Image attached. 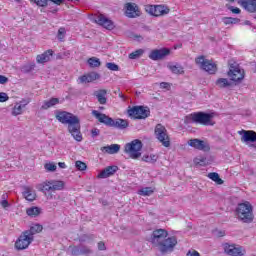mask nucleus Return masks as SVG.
<instances>
[{
  "label": "nucleus",
  "instance_id": "nucleus-51",
  "mask_svg": "<svg viewBox=\"0 0 256 256\" xmlns=\"http://www.w3.org/2000/svg\"><path fill=\"white\" fill-rule=\"evenodd\" d=\"M194 163L195 165H200L201 167H203V165H205V158L203 157L195 158Z\"/></svg>",
  "mask_w": 256,
  "mask_h": 256
},
{
  "label": "nucleus",
  "instance_id": "nucleus-48",
  "mask_svg": "<svg viewBox=\"0 0 256 256\" xmlns=\"http://www.w3.org/2000/svg\"><path fill=\"white\" fill-rule=\"evenodd\" d=\"M65 33H66L65 28H59L58 35H57L58 40L63 42V39H65Z\"/></svg>",
  "mask_w": 256,
  "mask_h": 256
},
{
  "label": "nucleus",
  "instance_id": "nucleus-34",
  "mask_svg": "<svg viewBox=\"0 0 256 256\" xmlns=\"http://www.w3.org/2000/svg\"><path fill=\"white\" fill-rule=\"evenodd\" d=\"M217 87H220V89H225L227 87H231V82L227 78H219L216 81Z\"/></svg>",
  "mask_w": 256,
  "mask_h": 256
},
{
  "label": "nucleus",
  "instance_id": "nucleus-63",
  "mask_svg": "<svg viewBox=\"0 0 256 256\" xmlns=\"http://www.w3.org/2000/svg\"><path fill=\"white\" fill-rule=\"evenodd\" d=\"M134 39H143V37H141L139 35H134Z\"/></svg>",
  "mask_w": 256,
  "mask_h": 256
},
{
  "label": "nucleus",
  "instance_id": "nucleus-41",
  "mask_svg": "<svg viewBox=\"0 0 256 256\" xmlns=\"http://www.w3.org/2000/svg\"><path fill=\"white\" fill-rule=\"evenodd\" d=\"M241 20L239 18L226 17L224 18L225 25H237Z\"/></svg>",
  "mask_w": 256,
  "mask_h": 256
},
{
  "label": "nucleus",
  "instance_id": "nucleus-50",
  "mask_svg": "<svg viewBox=\"0 0 256 256\" xmlns=\"http://www.w3.org/2000/svg\"><path fill=\"white\" fill-rule=\"evenodd\" d=\"M2 199H4V200L1 201V206L4 209H7V207H9V201L5 200V199H7V194L2 195Z\"/></svg>",
  "mask_w": 256,
  "mask_h": 256
},
{
  "label": "nucleus",
  "instance_id": "nucleus-60",
  "mask_svg": "<svg viewBox=\"0 0 256 256\" xmlns=\"http://www.w3.org/2000/svg\"><path fill=\"white\" fill-rule=\"evenodd\" d=\"M58 167H60V169H65L67 165L65 164V162H59Z\"/></svg>",
  "mask_w": 256,
  "mask_h": 256
},
{
  "label": "nucleus",
  "instance_id": "nucleus-42",
  "mask_svg": "<svg viewBox=\"0 0 256 256\" xmlns=\"http://www.w3.org/2000/svg\"><path fill=\"white\" fill-rule=\"evenodd\" d=\"M75 167L78 169V171H86L87 170V164L81 160H78L75 162Z\"/></svg>",
  "mask_w": 256,
  "mask_h": 256
},
{
  "label": "nucleus",
  "instance_id": "nucleus-61",
  "mask_svg": "<svg viewBox=\"0 0 256 256\" xmlns=\"http://www.w3.org/2000/svg\"><path fill=\"white\" fill-rule=\"evenodd\" d=\"M118 97H120V99H123V101H125V95H123V93L120 92L119 90H118Z\"/></svg>",
  "mask_w": 256,
  "mask_h": 256
},
{
  "label": "nucleus",
  "instance_id": "nucleus-39",
  "mask_svg": "<svg viewBox=\"0 0 256 256\" xmlns=\"http://www.w3.org/2000/svg\"><path fill=\"white\" fill-rule=\"evenodd\" d=\"M35 69V63H29L25 64L24 66L21 67L22 73H31Z\"/></svg>",
  "mask_w": 256,
  "mask_h": 256
},
{
  "label": "nucleus",
  "instance_id": "nucleus-15",
  "mask_svg": "<svg viewBox=\"0 0 256 256\" xmlns=\"http://www.w3.org/2000/svg\"><path fill=\"white\" fill-rule=\"evenodd\" d=\"M188 145H190V147H194V149H198V151H209L211 149L207 142L199 139H190L188 141Z\"/></svg>",
  "mask_w": 256,
  "mask_h": 256
},
{
  "label": "nucleus",
  "instance_id": "nucleus-26",
  "mask_svg": "<svg viewBox=\"0 0 256 256\" xmlns=\"http://www.w3.org/2000/svg\"><path fill=\"white\" fill-rule=\"evenodd\" d=\"M43 231V226L40 224H34L33 226L30 227L29 230H26V235L30 236L32 239H34V235H37V233H41Z\"/></svg>",
  "mask_w": 256,
  "mask_h": 256
},
{
  "label": "nucleus",
  "instance_id": "nucleus-23",
  "mask_svg": "<svg viewBox=\"0 0 256 256\" xmlns=\"http://www.w3.org/2000/svg\"><path fill=\"white\" fill-rule=\"evenodd\" d=\"M22 195L26 201H35V199L37 197L35 190H33V188L28 187V186L23 187Z\"/></svg>",
  "mask_w": 256,
  "mask_h": 256
},
{
  "label": "nucleus",
  "instance_id": "nucleus-9",
  "mask_svg": "<svg viewBox=\"0 0 256 256\" xmlns=\"http://www.w3.org/2000/svg\"><path fill=\"white\" fill-rule=\"evenodd\" d=\"M150 114L151 111L149 108L143 106H134L128 109V115L132 117V119H147Z\"/></svg>",
  "mask_w": 256,
  "mask_h": 256
},
{
  "label": "nucleus",
  "instance_id": "nucleus-7",
  "mask_svg": "<svg viewBox=\"0 0 256 256\" xmlns=\"http://www.w3.org/2000/svg\"><path fill=\"white\" fill-rule=\"evenodd\" d=\"M228 77L235 83H241L245 79V70L239 67V64H230L229 71L227 72Z\"/></svg>",
  "mask_w": 256,
  "mask_h": 256
},
{
  "label": "nucleus",
  "instance_id": "nucleus-16",
  "mask_svg": "<svg viewBox=\"0 0 256 256\" xmlns=\"http://www.w3.org/2000/svg\"><path fill=\"white\" fill-rule=\"evenodd\" d=\"M125 9H126L125 15L130 19H135V17H139V15H141V13L139 12V7H137L133 3H126Z\"/></svg>",
  "mask_w": 256,
  "mask_h": 256
},
{
  "label": "nucleus",
  "instance_id": "nucleus-37",
  "mask_svg": "<svg viewBox=\"0 0 256 256\" xmlns=\"http://www.w3.org/2000/svg\"><path fill=\"white\" fill-rule=\"evenodd\" d=\"M155 193V190L151 187H145L138 191L139 195H142V197H150V195H153Z\"/></svg>",
  "mask_w": 256,
  "mask_h": 256
},
{
  "label": "nucleus",
  "instance_id": "nucleus-32",
  "mask_svg": "<svg viewBox=\"0 0 256 256\" xmlns=\"http://www.w3.org/2000/svg\"><path fill=\"white\" fill-rule=\"evenodd\" d=\"M39 191H53L52 180L45 181L42 184L38 185Z\"/></svg>",
  "mask_w": 256,
  "mask_h": 256
},
{
  "label": "nucleus",
  "instance_id": "nucleus-58",
  "mask_svg": "<svg viewBox=\"0 0 256 256\" xmlns=\"http://www.w3.org/2000/svg\"><path fill=\"white\" fill-rule=\"evenodd\" d=\"M98 249H99V251H105V249H107L105 247V243L104 242H99L98 243Z\"/></svg>",
  "mask_w": 256,
  "mask_h": 256
},
{
  "label": "nucleus",
  "instance_id": "nucleus-36",
  "mask_svg": "<svg viewBox=\"0 0 256 256\" xmlns=\"http://www.w3.org/2000/svg\"><path fill=\"white\" fill-rule=\"evenodd\" d=\"M158 159H159V156L155 154L144 155L142 157V161H144L145 163H157Z\"/></svg>",
  "mask_w": 256,
  "mask_h": 256
},
{
  "label": "nucleus",
  "instance_id": "nucleus-35",
  "mask_svg": "<svg viewBox=\"0 0 256 256\" xmlns=\"http://www.w3.org/2000/svg\"><path fill=\"white\" fill-rule=\"evenodd\" d=\"M26 213L29 217H37L41 214V208L39 207H31L26 210Z\"/></svg>",
  "mask_w": 256,
  "mask_h": 256
},
{
  "label": "nucleus",
  "instance_id": "nucleus-29",
  "mask_svg": "<svg viewBox=\"0 0 256 256\" xmlns=\"http://www.w3.org/2000/svg\"><path fill=\"white\" fill-rule=\"evenodd\" d=\"M59 103V98H51L50 100H45L41 109L47 110L51 109V107H55Z\"/></svg>",
  "mask_w": 256,
  "mask_h": 256
},
{
  "label": "nucleus",
  "instance_id": "nucleus-55",
  "mask_svg": "<svg viewBox=\"0 0 256 256\" xmlns=\"http://www.w3.org/2000/svg\"><path fill=\"white\" fill-rule=\"evenodd\" d=\"M186 256H201V254H199V252H197L196 250H189Z\"/></svg>",
  "mask_w": 256,
  "mask_h": 256
},
{
  "label": "nucleus",
  "instance_id": "nucleus-52",
  "mask_svg": "<svg viewBox=\"0 0 256 256\" xmlns=\"http://www.w3.org/2000/svg\"><path fill=\"white\" fill-rule=\"evenodd\" d=\"M5 101H9V96L5 92H0V103H5Z\"/></svg>",
  "mask_w": 256,
  "mask_h": 256
},
{
  "label": "nucleus",
  "instance_id": "nucleus-21",
  "mask_svg": "<svg viewBox=\"0 0 256 256\" xmlns=\"http://www.w3.org/2000/svg\"><path fill=\"white\" fill-rule=\"evenodd\" d=\"M51 57H53V50H46L44 53L36 56L37 63L43 64L51 61Z\"/></svg>",
  "mask_w": 256,
  "mask_h": 256
},
{
  "label": "nucleus",
  "instance_id": "nucleus-59",
  "mask_svg": "<svg viewBox=\"0 0 256 256\" xmlns=\"http://www.w3.org/2000/svg\"><path fill=\"white\" fill-rule=\"evenodd\" d=\"M160 87L162 89H169L171 87V85H169V83H167V82H162V83H160Z\"/></svg>",
  "mask_w": 256,
  "mask_h": 256
},
{
  "label": "nucleus",
  "instance_id": "nucleus-43",
  "mask_svg": "<svg viewBox=\"0 0 256 256\" xmlns=\"http://www.w3.org/2000/svg\"><path fill=\"white\" fill-rule=\"evenodd\" d=\"M143 53H144L143 49H138L129 54V59H139V57H141Z\"/></svg>",
  "mask_w": 256,
  "mask_h": 256
},
{
  "label": "nucleus",
  "instance_id": "nucleus-2",
  "mask_svg": "<svg viewBox=\"0 0 256 256\" xmlns=\"http://www.w3.org/2000/svg\"><path fill=\"white\" fill-rule=\"evenodd\" d=\"M214 117L215 113L194 112L186 116V121L188 123H198L199 125H204L205 127H213V125H215V122L213 121Z\"/></svg>",
  "mask_w": 256,
  "mask_h": 256
},
{
  "label": "nucleus",
  "instance_id": "nucleus-27",
  "mask_svg": "<svg viewBox=\"0 0 256 256\" xmlns=\"http://www.w3.org/2000/svg\"><path fill=\"white\" fill-rule=\"evenodd\" d=\"M105 95H107V90H98L94 93V96L96 97L100 105L107 104V97H105Z\"/></svg>",
  "mask_w": 256,
  "mask_h": 256
},
{
  "label": "nucleus",
  "instance_id": "nucleus-25",
  "mask_svg": "<svg viewBox=\"0 0 256 256\" xmlns=\"http://www.w3.org/2000/svg\"><path fill=\"white\" fill-rule=\"evenodd\" d=\"M170 11L169 7L165 5H157L155 6L154 17H163V15H168Z\"/></svg>",
  "mask_w": 256,
  "mask_h": 256
},
{
  "label": "nucleus",
  "instance_id": "nucleus-6",
  "mask_svg": "<svg viewBox=\"0 0 256 256\" xmlns=\"http://www.w3.org/2000/svg\"><path fill=\"white\" fill-rule=\"evenodd\" d=\"M154 133L156 139H158L163 147H171V138H169V134L167 133V128H165V126L157 124Z\"/></svg>",
  "mask_w": 256,
  "mask_h": 256
},
{
  "label": "nucleus",
  "instance_id": "nucleus-54",
  "mask_svg": "<svg viewBox=\"0 0 256 256\" xmlns=\"http://www.w3.org/2000/svg\"><path fill=\"white\" fill-rule=\"evenodd\" d=\"M228 9H229V11H231L232 13H234L235 15H239V13H241V9L235 8V7H233V6H229Z\"/></svg>",
  "mask_w": 256,
  "mask_h": 256
},
{
  "label": "nucleus",
  "instance_id": "nucleus-53",
  "mask_svg": "<svg viewBox=\"0 0 256 256\" xmlns=\"http://www.w3.org/2000/svg\"><path fill=\"white\" fill-rule=\"evenodd\" d=\"M91 135L93 138L95 137H99V135H101V130L97 129V128H94L91 130Z\"/></svg>",
  "mask_w": 256,
  "mask_h": 256
},
{
  "label": "nucleus",
  "instance_id": "nucleus-12",
  "mask_svg": "<svg viewBox=\"0 0 256 256\" xmlns=\"http://www.w3.org/2000/svg\"><path fill=\"white\" fill-rule=\"evenodd\" d=\"M94 23H97V25L104 27V29H108V31H113V29H115V23H113V21L105 17L103 14L95 16Z\"/></svg>",
  "mask_w": 256,
  "mask_h": 256
},
{
  "label": "nucleus",
  "instance_id": "nucleus-62",
  "mask_svg": "<svg viewBox=\"0 0 256 256\" xmlns=\"http://www.w3.org/2000/svg\"><path fill=\"white\" fill-rule=\"evenodd\" d=\"M244 25H251V21L246 20V21L244 22Z\"/></svg>",
  "mask_w": 256,
  "mask_h": 256
},
{
  "label": "nucleus",
  "instance_id": "nucleus-57",
  "mask_svg": "<svg viewBox=\"0 0 256 256\" xmlns=\"http://www.w3.org/2000/svg\"><path fill=\"white\" fill-rule=\"evenodd\" d=\"M7 81H9L8 77L0 75V85H5V83H7Z\"/></svg>",
  "mask_w": 256,
  "mask_h": 256
},
{
  "label": "nucleus",
  "instance_id": "nucleus-33",
  "mask_svg": "<svg viewBox=\"0 0 256 256\" xmlns=\"http://www.w3.org/2000/svg\"><path fill=\"white\" fill-rule=\"evenodd\" d=\"M87 63L89 65V67H91L92 69H95L97 67H101V60L97 57H91L87 60Z\"/></svg>",
  "mask_w": 256,
  "mask_h": 256
},
{
  "label": "nucleus",
  "instance_id": "nucleus-10",
  "mask_svg": "<svg viewBox=\"0 0 256 256\" xmlns=\"http://www.w3.org/2000/svg\"><path fill=\"white\" fill-rule=\"evenodd\" d=\"M33 238L30 237L26 232H23L20 237L15 242V247L18 251H23L27 249L31 243H33Z\"/></svg>",
  "mask_w": 256,
  "mask_h": 256
},
{
  "label": "nucleus",
  "instance_id": "nucleus-22",
  "mask_svg": "<svg viewBox=\"0 0 256 256\" xmlns=\"http://www.w3.org/2000/svg\"><path fill=\"white\" fill-rule=\"evenodd\" d=\"M49 1H51L55 5H63V3H65V0H34V3L38 7H47V5H49ZM68 1L75 3V1H79V0H68Z\"/></svg>",
  "mask_w": 256,
  "mask_h": 256
},
{
  "label": "nucleus",
  "instance_id": "nucleus-13",
  "mask_svg": "<svg viewBox=\"0 0 256 256\" xmlns=\"http://www.w3.org/2000/svg\"><path fill=\"white\" fill-rule=\"evenodd\" d=\"M168 55H171V50L168 48L155 49L150 52L149 59H152V61H161V59H165Z\"/></svg>",
  "mask_w": 256,
  "mask_h": 256
},
{
  "label": "nucleus",
  "instance_id": "nucleus-56",
  "mask_svg": "<svg viewBox=\"0 0 256 256\" xmlns=\"http://www.w3.org/2000/svg\"><path fill=\"white\" fill-rule=\"evenodd\" d=\"M215 235L216 237H225L226 233L225 230H216Z\"/></svg>",
  "mask_w": 256,
  "mask_h": 256
},
{
  "label": "nucleus",
  "instance_id": "nucleus-5",
  "mask_svg": "<svg viewBox=\"0 0 256 256\" xmlns=\"http://www.w3.org/2000/svg\"><path fill=\"white\" fill-rule=\"evenodd\" d=\"M195 63L210 75L217 73V64L213 63V60L205 59V56L197 57Z\"/></svg>",
  "mask_w": 256,
  "mask_h": 256
},
{
  "label": "nucleus",
  "instance_id": "nucleus-1",
  "mask_svg": "<svg viewBox=\"0 0 256 256\" xmlns=\"http://www.w3.org/2000/svg\"><path fill=\"white\" fill-rule=\"evenodd\" d=\"M56 119L59 123H62V125H68V132L73 136L75 141H83L81 120H79V117L67 111H61L56 114Z\"/></svg>",
  "mask_w": 256,
  "mask_h": 256
},
{
  "label": "nucleus",
  "instance_id": "nucleus-8",
  "mask_svg": "<svg viewBox=\"0 0 256 256\" xmlns=\"http://www.w3.org/2000/svg\"><path fill=\"white\" fill-rule=\"evenodd\" d=\"M177 246V237L172 236L165 238L157 247L162 255L166 253H173L175 247Z\"/></svg>",
  "mask_w": 256,
  "mask_h": 256
},
{
  "label": "nucleus",
  "instance_id": "nucleus-40",
  "mask_svg": "<svg viewBox=\"0 0 256 256\" xmlns=\"http://www.w3.org/2000/svg\"><path fill=\"white\" fill-rule=\"evenodd\" d=\"M21 113H23V105H21L20 103H16L13 108L12 115L17 117V115H21Z\"/></svg>",
  "mask_w": 256,
  "mask_h": 256
},
{
  "label": "nucleus",
  "instance_id": "nucleus-24",
  "mask_svg": "<svg viewBox=\"0 0 256 256\" xmlns=\"http://www.w3.org/2000/svg\"><path fill=\"white\" fill-rule=\"evenodd\" d=\"M101 151L108 153V155H115L118 151H121V145L119 144H111L108 146H103Z\"/></svg>",
  "mask_w": 256,
  "mask_h": 256
},
{
  "label": "nucleus",
  "instance_id": "nucleus-30",
  "mask_svg": "<svg viewBox=\"0 0 256 256\" xmlns=\"http://www.w3.org/2000/svg\"><path fill=\"white\" fill-rule=\"evenodd\" d=\"M208 177L211 179V181H214V183H216L217 185H223V183H225V181L221 179V177L219 176V173L217 172L208 173Z\"/></svg>",
  "mask_w": 256,
  "mask_h": 256
},
{
  "label": "nucleus",
  "instance_id": "nucleus-31",
  "mask_svg": "<svg viewBox=\"0 0 256 256\" xmlns=\"http://www.w3.org/2000/svg\"><path fill=\"white\" fill-rule=\"evenodd\" d=\"M65 189V182L61 180H52V191H63Z\"/></svg>",
  "mask_w": 256,
  "mask_h": 256
},
{
  "label": "nucleus",
  "instance_id": "nucleus-11",
  "mask_svg": "<svg viewBox=\"0 0 256 256\" xmlns=\"http://www.w3.org/2000/svg\"><path fill=\"white\" fill-rule=\"evenodd\" d=\"M169 236V233L165 229H156L153 231L151 236V241L155 247H158V245H161L162 241L167 239Z\"/></svg>",
  "mask_w": 256,
  "mask_h": 256
},
{
  "label": "nucleus",
  "instance_id": "nucleus-46",
  "mask_svg": "<svg viewBox=\"0 0 256 256\" xmlns=\"http://www.w3.org/2000/svg\"><path fill=\"white\" fill-rule=\"evenodd\" d=\"M106 67L107 69H109L110 71H119V65L113 63V62H108L106 63Z\"/></svg>",
  "mask_w": 256,
  "mask_h": 256
},
{
  "label": "nucleus",
  "instance_id": "nucleus-14",
  "mask_svg": "<svg viewBox=\"0 0 256 256\" xmlns=\"http://www.w3.org/2000/svg\"><path fill=\"white\" fill-rule=\"evenodd\" d=\"M93 117H95L99 123H103V125H106V127H113V118L107 116V114L101 113L97 110L92 111Z\"/></svg>",
  "mask_w": 256,
  "mask_h": 256
},
{
  "label": "nucleus",
  "instance_id": "nucleus-38",
  "mask_svg": "<svg viewBox=\"0 0 256 256\" xmlns=\"http://www.w3.org/2000/svg\"><path fill=\"white\" fill-rule=\"evenodd\" d=\"M168 69H170V71H172V73L175 75H181L184 73L183 67L179 65H168Z\"/></svg>",
  "mask_w": 256,
  "mask_h": 256
},
{
  "label": "nucleus",
  "instance_id": "nucleus-18",
  "mask_svg": "<svg viewBox=\"0 0 256 256\" xmlns=\"http://www.w3.org/2000/svg\"><path fill=\"white\" fill-rule=\"evenodd\" d=\"M224 252L226 255L230 256H243V251L241 250V247H235V245H224Z\"/></svg>",
  "mask_w": 256,
  "mask_h": 256
},
{
  "label": "nucleus",
  "instance_id": "nucleus-17",
  "mask_svg": "<svg viewBox=\"0 0 256 256\" xmlns=\"http://www.w3.org/2000/svg\"><path fill=\"white\" fill-rule=\"evenodd\" d=\"M117 171H119V167L118 166H108L106 168H104L98 175L97 178L98 179H107L108 177H112V175L116 174Z\"/></svg>",
  "mask_w": 256,
  "mask_h": 256
},
{
  "label": "nucleus",
  "instance_id": "nucleus-47",
  "mask_svg": "<svg viewBox=\"0 0 256 256\" xmlns=\"http://www.w3.org/2000/svg\"><path fill=\"white\" fill-rule=\"evenodd\" d=\"M155 7L156 6H153V5L145 6L146 13H149V15H153V17H155Z\"/></svg>",
  "mask_w": 256,
  "mask_h": 256
},
{
  "label": "nucleus",
  "instance_id": "nucleus-4",
  "mask_svg": "<svg viewBox=\"0 0 256 256\" xmlns=\"http://www.w3.org/2000/svg\"><path fill=\"white\" fill-rule=\"evenodd\" d=\"M143 149V142L135 139L124 146V153L129 155L130 159H139L141 157V150Z\"/></svg>",
  "mask_w": 256,
  "mask_h": 256
},
{
  "label": "nucleus",
  "instance_id": "nucleus-20",
  "mask_svg": "<svg viewBox=\"0 0 256 256\" xmlns=\"http://www.w3.org/2000/svg\"><path fill=\"white\" fill-rule=\"evenodd\" d=\"M101 75L97 72H90L86 75L80 76L79 80L80 83H93V81H97V79H100Z\"/></svg>",
  "mask_w": 256,
  "mask_h": 256
},
{
  "label": "nucleus",
  "instance_id": "nucleus-28",
  "mask_svg": "<svg viewBox=\"0 0 256 256\" xmlns=\"http://www.w3.org/2000/svg\"><path fill=\"white\" fill-rule=\"evenodd\" d=\"M112 127H115L116 129H127L129 127V122L127 120L118 118L114 120Z\"/></svg>",
  "mask_w": 256,
  "mask_h": 256
},
{
  "label": "nucleus",
  "instance_id": "nucleus-64",
  "mask_svg": "<svg viewBox=\"0 0 256 256\" xmlns=\"http://www.w3.org/2000/svg\"><path fill=\"white\" fill-rule=\"evenodd\" d=\"M229 1V3H235V0H226Z\"/></svg>",
  "mask_w": 256,
  "mask_h": 256
},
{
  "label": "nucleus",
  "instance_id": "nucleus-49",
  "mask_svg": "<svg viewBox=\"0 0 256 256\" xmlns=\"http://www.w3.org/2000/svg\"><path fill=\"white\" fill-rule=\"evenodd\" d=\"M89 253H91V249H89V247H87V246H81L80 247V254L81 255H89Z\"/></svg>",
  "mask_w": 256,
  "mask_h": 256
},
{
  "label": "nucleus",
  "instance_id": "nucleus-3",
  "mask_svg": "<svg viewBox=\"0 0 256 256\" xmlns=\"http://www.w3.org/2000/svg\"><path fill=\"white\" fill-rule=\"evenodd\" d=\"M236 217L242 223H253L255 216L253 215V206L249 202L238 204L235 210Z\"/></svg>",
  "mask_w": 256,
  "mask_h": 256
},
{
  "label": "nucleus",
  "instance_id": "nucleus-44",
  "mask_svg": "<svg viewBox=\"0 0 256 256\" xmlns=\"http://www.w3.org/2000/svg\"><path fill=\"white\" fill-rule=\"evenodd\" d=\"M44 169L50 173H53L54 171H57V165H55L53 162H49L44 165Z\"/></svg>",
  "mask_w": 256,
  "mask_h": 256
},
{
  "label": "nucleus",
  "instance_id": "nucleus-19",
  "mask_svg": "<svg viewBox=\"0 0 256 256\" xmlns=\"http://www.w3.org/2000/svg\"><path fill=\"white\" fill-rule=\"evenodd\" d=\"M239 4L248 13H256V0H239Z\"/></svg>",
  "mask_w": 256,
  "mask_h": 256
},
{
  "label": "nucleus",
  "instance_id": "nucleus-45",
  "mask_svg": "<svg viewBox=\"0 0 256 256\" xmlns=\"http://www.w3.org/2000/svg\"><path fill=\"white\" fill-rule=\"evenodd\" d=\"M70 253L73 256L81 255V248L79 246H70Z\"/></svg>",
  "mask_w": 256,
  "mask_h": 256
}]
</instances>
